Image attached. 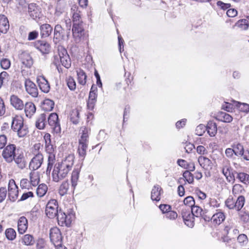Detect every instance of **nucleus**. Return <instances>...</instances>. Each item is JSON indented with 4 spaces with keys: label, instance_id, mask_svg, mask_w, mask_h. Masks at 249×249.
Returning a JSON list of instances; mask_svg holds the SVG:
<instances>
[{
    "label": "nucleus",
    "instance_id": "1",
    "mask_svg": "<svg viewBox=\"0 0 249 249\" xmlns=\"http://www.w3.org/2000/svg\"><path fill=\"white\" fill-rule=\"evenodd\" d=\"M90 129L82 126L80 128V132L81 136L79 140L78 153L80 158L83 161L87 154V150L89 144V133Z\"/></svg>",
    "mask_w": 249,
    "mask_h": 249
},
{
    "label": "nucleus",
    "instance_id": "53",
    "mask_svg": "<svg viewBox=\"0 0 249 249\" xmlns=\"http://www.w3.org/2000/svg\"><path fill=\"white\" fill-rule=\"evenodd\" d=\"M206 130V127L203 124L198 125L196 129V134L198 136H202Z\"/></svg>",
    "mask_w": 249,
    "mask_h": 249
},
{
    "label": "nucleus",
    "instance_id": "57",
    "mask_svg": "<svg viewBox=\"0 0 249 249\" xmlns=\"http://www.w3.org/2000/svg\"><path fill=\"white\" fill-rule=\"evenodd\" d=\"M7 195V190L5 187L0 188V203H1L5 199Z\"/></svg>",
    "mask_w": 249,
    "mask_h": 249
},
{
    "label": "nucleus",
    "instance_id": "30",
    "mask_svg": "<svg viewBox=\"0 0 249 249\" xmlns=\"http://www.w3.org/2000/svg\"><path fill=\"white\" fill-rule=\"evenodd\" d=\"M53 206V207H49V203H48V218H53L58 217L59 212L58 211V206L55 205Z\"/></svg>",
    "mask_w": 249,
    "mask_h": 249
},
{
    "label": "nucleus",
    "instance_id": "25",
    "mask_svg": "<svg viewBox=\"0 0 249 249\" xmlns=\"http://www.w3.org/2000/svg\"><path fill=\"white\" fill-rule=\"evenodd\" d=\"M9 28V24L7 18L3 15H0V29L2 33H6Z\"/></svg>",
    "mask_w": 249,
    "mask_h": 249
},
{
    "label": "nucleus",
    "instance_id": "19",
    "mask_svg": "<svg viewBox=\"0 0 249 249\" xmlns=\"http://www.w3.org/2000/svg\"><path fill=\"white\" fill-rule=\"evenodd\" d=\"M28 228V220L24 216L20 217L18 222V230L20 234H23Z\"/></svg>",
    "mask_w": 249,
    "mask_h": 249
},
{
    "label": "nucleus",
    "instance_id": "7",
    "mask_svg": "<svg viewBox=\"0 0 249 249\" xmlns=\"http://www.w3.org/2000/svg\"><path fill=\"white\" fill-rule=\"evenodd\" d=\"M50 238L51 243L55 246H59L62 244L61 232L56 227L51 229L50 231Z\"/></svg>",
    "mask_w": 249,
    "mask_h": 249
},
{
    "label": "nucleus",
    "instance_id": "10",
    "mask_svg": "<svg viewBox=\"0 0 249 249\" xmlns=\"http://www.w3.org/2000/svg\"><path fill=\"white\" fill-rule=\"evenodd\" d=\"M72 32L75 40L80 41L82 37H84L85 34L83 22L73 24Z\"/></svg>",
    "mask_w": 249,
    "mask_h": 249
},
{
    "label": "nucleus",
    "instance_id": "31",
    "mask_svg": "<svg viewBox=\"0 0 249 249\" xmlns=\"http://www.w3.org/2000/svg\"><path fill=\"white\" fill-rule=\"evenodd\" d=\"M30 183L34 186L38 185L39 181V175L36 170H31L29 174Z\"/></svg>",
    "mask_w": 249,
    "mask_h": 249
},
{
    "label": "nucleus",
    "instance_id": "14",
    "mask_svg": "<svg viewBox=\"0 0 249 249\" xmlns=\"http://www.w3.org/2000/svg\"><path fill=\"white\" fill-rule=\"evenodd\" d=\"M11 105L17 110H21L24 108L23 101L18 96L13 94L10 96Z\"/></svg>",
    "mask_w": 249,
    "mask_h": 249
},
{
    "label": "nucleus",
    "instance_id": "62",
    "mask_svg": "<svg viewBox=\"0 0 249 249\" xmlns=\"http://www.w3.org/2000/svg\"><path fill=\"white\" fill-rule=\"evenodd\" d=\"M9 74L6 71H2L0 73V80L3 82V83H5L8 80Z\"/></svg>",
    "mask_w": 249,
    "mask_h": 249
},
{
    "label": "nucleus",
    "instance_id": "40",
    "mask_svg": "<svg viewBox=\"0 0 249 249\" xmlns=\"http://www.w3.org/2000/svg\"><path fill=\"white\" fill-rule=\"evenodd\" d=\"M237 178L240 181L245 184L249 183V175L244 172H240L237 174Z\"/></svg>",
    "mask_w": 249,
    "mask_h": 249
},
{
    "label": "nucleus",
    "instance_id": "32",
    "mask_svg": "<svg viewBox=\"0 0 249 249\" xmlns=\"http://www.w3.org/2000/svg\"><path fill=\"white\" fill-rule=\"evenodd\" d=\"M35 46L42 54L46 53L47 42L45 40H37L35 42Z\"/></svg>",
    "mask_w": 249,
    "mask_h": 249
},
{
    "label": "nucleus",
    "instance_id": "4",
    "mask_svg": "<svg viewBox=\"0 0 249 249\" xmlns=\"http://www.w3.org/2000/svg\"><path fill=\"white\" fill-rule=\"evenodd\" d=\"M11 128L15 132H17L19 137L25 136L28 132L27 127L24 125L23 119L17 116L13 118Z\"/></svg>",
    "mask_w": 249,
    "mask_h": 249
},
{
    "label": "nucleus",
    "instance_id": "42",
    "mask_svg": "<svg viewBox=\"0 0 249 249\" xmlns=\"http://www.w3.org/2000/svg\"><path fill=\"white\" fill-rule=\"evenodd\" d=\"M231 168L228 166H225L222 169V173L229 181L232 178L231 173Z\"/></svg>",
    "mask_w": 249,
    "mask_h": 249
},
{
    "label": "nucleus",
    "instance_id": "58",
    "mask_svg": "<svg viewBox=\"0 0 249 249\" xmlns=\"http://www.w3.org/2000/svg\"><path fill=\"white\" fill-rule=\"evenodd\" d=\"M159 208L162 211V213L165 214L171 210V207L167 204H160L159 206Z\"/></svg>",
    "mask_w": 249,
    "mask_h": 249
},
{
    "label": "nucleus",
    "instance_id": "8",
    "mask_svg": "<svg viewBox=\"0 0 249 249\" xmlns=\"http://www.w3.org/2000/svg\"><path fill=\"white\" fill-rule=\"evenodd\" d=\"M48 123L49 124L52 131L55 133L60 132L61 128L58 122V116L56 113H51L48 118Z\"/></svg>",
    "mask_w": 249,
    "mask_h": 249
},
{
    "label": "nucleus",
    "instance_id": "64",
    "mask_svg": "<svg viewBox=\"0 0 249 249\" xmlns=\"http://www.w3.org/2000/svg\"><path fill=\"white\" fill-rule=\"evenodd\" d=\"M41 144L39 143L35 144L34 146L32 148V152L35 156L37 155L38 154H40L39 153V150L40 148Z\"/></svg>",
    "mask_w": 249,
    "mask_h": 249
},
{
    "label": "nucleus",
    "instance_id": "9",
    "mask_svg": "<svg viewBox=\"0 0 249 249\" xmlns=\"http://www.w3.org/2000/svg\"><path fill=\"white\" fill-rule=\"evenodd\" d=\"M8 198L12 202H15L18 197V190L14 179L9 180L8 187Z\"/></svg>",
    "mask_w": 249,
    "mask_h": 249
},
{
    "label": "nucleus",
    "instance_id": "43",
    "mask_svg": "<svg viewBox=\"0 0 249 249\" xmlns=\"http://www.w3.org/2000/svg\"><path fill=\"white\" fill-rule=\"evenodd\" d=\"M5 235L9 240H14L16 237V232L12 228L7 229L5 231Z\"/></svg>",
    "mask_w": 249,
    "mask_h": 249
},
{
    "label": "nucleus",
    "instance_id": "38",
    "mask_svg": "<svg viewBox=\"0 0 249 249\" xmlns=\"http://www.w3.org/2000/svg\"><path fill=\"white\" fill-rule=\"evenodd\" d=\"M69 188V184L68 181H63L61 184L59 189V193L61 196H64L67 193L68 189Z\"/></svg>",
    "mask_w": 249,
    "mask_h": 249
},
{
    "label": "nucleus",
    "instance_id": "16",
    "mask_svg": "<svg viewBox=\"0 0 249 249\" xmlns=\"http://www.w3.org/2000/svg\"><path fill=\"white\" fill-rule=\"evenodd\" d=\"M19 59L22 64L24 65L25 67L28 68H31L33 64L32 57L30 54L27 53H22L19 55Z\"/></svg>",
    "mask_w": 249,
    "mask_h": 249
},
{
    "label": "nucleus",
    "instance_id": "50",
    "mask_svg": "<svg viewBox=\"0 0 249 249\" xmlns=\"http://www.w3.org/2000/svg\"><path fill=\"white\" fill-rule=\"evenodd\" d=\"M239 109L242 112L248 113L249 112V105L246 103H237L236 105Z\"/></svg>",
    "mask_w": 249,
    "mask_h": 249
},
{
    "label": "nucleus",
    "instance_id": "22",
    "mask_svg": "<svg viewBox=\"0 0 249 249\" xmlns=\"http://www.w3.org/2000/svg\"><path fill=\"white\" fill-rule=\"evenodd\" d=\"M200 165L205 170H209L212 167V162L208 158L200 156L198 159Z\"/></svg>",
    "mask_w": 249,
    "mask_h": 249
},
{
    "label": "nucleus",
    "instance_id": "3",
    "mask_svg": "<svg viewBox=\"0 0 249 249\" xmlns=\"http://www.w3.org/2000/svg\"><path fill=\"white\" fill-rule=\"evenodd\" d=\"M71 169L61 162L56 163L52 174L53 181L57 182L64 179Z\"/></svg>",
    "mask_w": 249,
    "mask_h": 249
},
{
    "label": "nucleus",
    "instance_id": "21",
    "mask_svg": "<svg viewBox=\"0 0 249 249\" xmlns=\"http://www.w3.org/2000/svg\"><path fill=\"white\" fill-rule=\"evenodd\" d=\"M162 193V189L159 185H155L151 191V198L152 200L159 201L160 199V195Z\"/></svg>",
    "mask_w": 249,
    "mask_h": 249
},
{
    "label": "nucleus",
    "instance_id": "45",
    "mask_svg": "<svg viewBox=\"0 0 249 249\" xmlns=\"http://www.w3.org/2000/svg\"><path fill=\"white\" fill-rule=\"evenodd\" d=\"M225 205L230 209H235V202L231 196H230L225 201Z\"/></svg>",
    "mask_w": 249,
    "mask_h": 249
},
{
    "label": "nucleus",
    "instance_id": "24",
    "mask_svg": "<svg viewBox=\"0 0 249 249\" xmlns=\"http://www.w3.org/2000/svg\"><path fill=\"white\" fill-rule=\"evenodd\" d=\"M74 159L75 156L74 154L70 153L65 155L62 160L61 162L72 168L74 164Z\"/></svg>",
    "mask_w": 249,
    "mask_h": 249
},
{
    "label": "nucleus",
    "instance_id": "11",
    "mask_svg": "<svg viewBox=\"0 0 249 249\" xmlns=\"http://www.w3.org/2000/svg\"><path fill=\"white\" fill-rule=\"evenodd\" d=\"M232 147L233 148L235 155L243 157L245 160H249V150H245L241 143H234L232 145Z\"/></svg>",
    "mask_w": 249,
    "mask_h": 249
},
{
    "label": "nucleus",
    "instance_id": "37",
    "mask_svg": "<svg viewBox=\"0 0 249 249\" xmlns=\"http://www.w3.org/2000/svg\"><path fill=\"white\" fill-rule=\"evenodd\" d=\"M245 199L243 196H239L235 202V209L237 211H240L243 207L245 204Z\"/></svg>",
    "mask_w": 249,
    "mask_h": 249
},
{
    "label": "nucleus",
    "instance_id": "23",
    "mask_svg": "<svg viewBox=\"0 0 249 249\" xmlns=\"http://www.w3.org/2000/svg\"><path fill=\"white\" fill-rule=\"evenodd\" d=\"M206 130L211 137H213L217 133V125L213 121H210L208 122Z\"/></svg>",
    "mask_w": 249,
    "mask_h": 249
},
{
    "label": "nucleus",
    "instance_id": "13",
    "mask_svg": "<svg viewBox=\"0 0 249 249\" xmlns=\"http://www.w3.org/2000/svg\"><path fill=\"white\" fill-rule=\"evenodd\" d=\"M25 87L27 92L33 97H36L38 94V89L34 83L30 79L25 81Z\"/></svg>",
    "mask_w": 249,
    "mask_h": 249
},
{
    "label": "nucleus",
    "instance_id": "26",
    "mask_svg": "<svg viewBox=\"0 0 249 249\" xmlns=\"http://www.w3.org/2000/svg\"><path fill=\"white\" fill-rule=\"evenodd\" d=\"M14 160L18 168L21 169L25 168L26 163L23 154H20L17 156H16V157H14Z\"/></svg>",
    "mask_w": 249,
    "mask_h": 249
},
{
    "label": "nucleus",
    "instance_id": "55",
    "mask_svg": "<svg viewBox=\"0 0 249 249\" xmlns=\"http://www.w3.org/2000/svg\"><path fill=\"white\" fill-rule=\"evenodd\" d=\"M182 218L183 219V220H186L188 219H194L193 217V215L192 214V213L190 212V211H182Z\"/></svg>",
    "mask_w": 249,
    "mask_h": 249
},
{
    "label": "nucleus",
    "instance_id": "5",
    "mask_svg": "<svg viewBox=\"0 0 249 249\" xmlns=\"http://www.w3.org/2000/svg\"><path fill=\"white\" fill-rule=\"evenodd\" d=\"M75 218V214L72 210H69L67 212H59L58 217H57L58 224L61 226L65 225L70 226L71 222Z\"/></svg>",
    "mask_w": 249,
    "mask_h": 249
},
{
    "label": "nucleus",
    "instance_id": "36",
    "mask_svg": "<svg viewBox=\"0 0 249 249\" xmlns=\"http://www.w3.org/2000/svg\"><path fill=\"white\" fill-rule=\"evenodd\" d=\"M245 192V189L240 184H235L232 187V193L235 196L240 194H243Z\"/></svg>",
    "mask_w": 249,
    "mask_h": 249
},
{
    "label": "nucleus",
    "instance_id": "33",
    "mask_svg": "<svg viewBox=\"0 0 249 249\" xmlns=\"http://www.w3.org/2000/svg\"><path fill=\"white\" fill-rule=\"evenodd\" d=\"M235 26L242 30H247L249 27V21L246 19H240L235 23Z\"/></svg>",
    "mask_w": 249,
    "mask_h": 249
},
{
    "label": "nucleus",
    "instance_id": "41",
    "mask_svg": "<svg viewBox=\"0 0 249 249\" xmlns=\"http://www.w3.org/2000/svg\"><path fill=\"white\" fill-rule=\"evenodd\" d=\"M34 237L30 234H25L22 238V242L26 246H31L34 243Z\"/></svg>",
    "mask_w": 249,
    "mask_h": 249
},
{
    "label": "nucleus",
    "instance_id": "63",
    "mask_svg": "<svg viewBox=\"0 0 249 249\" xmlns=\"http://www.w3.org/2000/svg\"><path fill=\"white\" fill-rule=\"evenodd\" d=\"M40 35L42 38L47 36V24H44L40 26Z\"/></svg>",
    "mask_w": 249,
    "mask_h": 249
},
{
    "label": "nucleus",
    "instance_id": "44",
    "mask_svg": "<svg viewBox=\"0 0 249 249\" xmlns=\"http://www.w3.org/2000/svg\"><path fill=\"white\" fill-rule=\"evenodd\" d=\"M79 113L77 110H73L71 112L70 116V120L74 124H77L78 123L79 118Z\"/></svg>",
    "mask_w": 249,
    "mask_h": 249
},
{
    "label": "nucleus",
    "instance_id": "52",
    "mask_svg": "<svg viewBox=\"0 0 249 249\" xmlns=\"http://www.w3.org/2000/svg\"><path fill=\"white\" fill-rule=\"evenodd\" d=\"M195 200L193 197L189 196L186 197L184 200V204L188 205L190 207H192L195 205Z\"/></svg>",
    "mask_w": 249,
    "mask_h": 249
},
{
    "label": "nucleus",
    "instance_id": "18",
    "mask_svg": "<svg viewBox=\"0 0 249 249\" xmlns=\"http://www.w3.org/2000/svg\"><path fill=\"white\" fill-rule=\"evenodd\" d=\"M225 219L224 213L220 210H216V212L213 214L211 220L213 224L219 225Z\"/></svg>",
    "mask_w": 249,
    "mask_h": 249
},
{
    "label": "nucleus",
    "instance_id": "27",
    "mask_svg": "<svg viewBox=\"0 0 249 249\" xmlns=\"http://www.w3.org/2000/svg\"><path fill=\"white\" fill-rule=\"evenodd\" d=\"M37 82L40 89L44 93H47V79L43 75H39L37 77Z\"/></svg>",
    "mask_w": 249,
    "mask_h": 249
},
{
    "label": "nucleus",
    "instance_id": "28",
    "mask_svg": "<svg viewBox=\"0 0 249 249\" xmlns=\"http://www.w3.org/2000/svg\"><path fill=\"white\" fill-rule=\"evenodd\" d=\"M81 166L82 165L80 166L79 168H74L72 172L71 177V185L73 187V188H74L77 185V183L79 178V173L80 172V169Z\"/></svg>",
    "mask_w": 249,
    "mask_h": 249
},
{
    "label": "nucleus",
    "instance_id": "49",
    "mask_svg": "<svg viewBox=\"0 0 249 249\" xmlns=\"http://www.w3.org/2000/svg\"><path fill=\"white\" fill-rule=\"evenodd\" d=\"M183 177L186 181L190 184L193 183L194 182L193 175L189 171H185L183 174Z\"/></svg>",
    "mask_w": 249,
    "mask_h": 249
},
{
    "label": "nucleus",
    "instance_id": "20",
    "mask_svg": "<svg viewBox=\"0 0 249 249\" xmlns=\"http://www.w3.org/2000/svg\"><path fill=\"white\" fill-rule=\"evenodd\" d=\"M24 108L26 116L29 118L32 117L36 111L35 105L31 102H26L24 104Z\"/></svg>",
    "mask_w": 249,
    "mask_h": 249
},
{
    "label": "nucleus",
    "instance_id": "35",
    "mask_svg": "<svg viewBox=\"0 0 249 249\" xmlns=\"http://www.w3.org/2000/svg\"><path fill=\"white\" fill-rule=\"evenodd\" d=\"M191 213L193 216L196 217L201 216L204 214V212L201 208L197 206L194 205L191 208Z\"/></svg>",
    "mask_w": 249,
    "mask_h": 249
},
{
    "label": "nucleus",
    "instance_id": "6",
    "mask_svg": "<svg viewBox=\"0 0 249 249\" xmlns=\"http://www.w3.org/2000/svg\"><path fill=\"white\" fill-rule=\"evenodd\" d=\"M16 146L15 144H9L6 146L2 153V156L5 160L9 163L11 162L16 157Z\"/></svg>",
    "mask_w": 249,
    "mask_h": 249
},
{
    "label": "nucleus",
    "instance_id": "48",
    "mask_svg": "<svg viewBox=\"0 0 249 249\" xmlns=\"http://www.w3.org/2000/svg\"><path fill=\"white\" fill-rule=\"evenodd\" d=\"M97 89L96 87L93 85L89 93V99L96 100L97 96Z\"/></svg>",
    "mask_w": 249,
    "mask_h": 249
},
{
    "label": "nucleus",
    "instance_id": "54",
    "mask_svg": "<svg viewBox=\"0 0 249 249\" xmlns=\"http://www.w3.org/2000/svg\"><path fill=\"white\" fill-rule=\"evenodd\" d=\"M217 6L220 9L223 10H227L231 7V4L224 3L221 0H218L216 2Z\"/></svg>",
    "mask_w": 249,
    "mask_h": 249
},
{
    "label": "nucleus",
    "instance_id": "51",
    "mask_svg": "<svg viewBox=\"0 0 249 249\" xmlns=\"http://www.w3.org/2000/svg\"><path fill=\"white\" fill-rule=\"evenodd\" d=\"M165 217L170 220H174L178 217L176 212L171 210L165 214Z\"/></svg>",
    "mask_w": 249,
    "mask_h": 249
},
{
    "label": "nucleus",
    "instance_id": "59",
    "mask_svg": "<svg viewBox=\"0 0 249 249\" xmlns=\"http://www.w3.org/2000/svg\"><path fill=\"white\" fill-rule=\"evenodd\" d=\"M46 245V241L44 239H39L36 243L37 249H44Z\"/></svg>",
    "mask_w": 249,
    "mask_h": 249
},
{
    "label": "nucleus",
    "instance_id": "15",
    "mask_svg": "<svg viewBox=\"0 0 249 249\" xmlns=\"http://www.w3.org/2000/svg\"><path fill=\"white\" fill-rule=\"evenodd\" d=\"M48 170L49 168H51L55 162V153L54 152V148L52 144H48Z\"/></svg>",
    "mask_w": 249,
    "mask_h": 249
},
{
    "label": "nucleus",
    "instance_id": "39",
    "mask_svg": "<svg viewBox=\"0 0 249 249\" xmlns=\"http://www.w3.org/2000/svg\"><path fill=\"white\" fill-rule=\"evenodd\" d=\"M47 193V186L44 184H40L36 189V194L38 196L43 197Z\"/></svg>",
    "mask_w": 249,
    "mask_h": 249
},
{
    "label": "nucleus",
    "instance_id": "2",
    "mask_svg": "<svg viewBox=\"0 0 249 249\" xmlns=\"http://www.w3.org/2000/svg\"><path fill=\"white\" fill-rule=\"evenodd\" d=\"M58 56H54V60L53 63L56 66L58 71L60 72V70L58 67L59 61L62 66L68 69L71 66V60L68 54L67 50L62 46H58Z\"/></svg>",
    "mask_w": 249,
    "mask_h": 249
},
{
    "label": "nucleus",
    "instance_id": "34",
    "mask_svg": "<svg viewBox=\"0 0 249 249\" xmlns=\"http://www.w3.org/2000/svg\"><path fill=\"white\" fill-rule=\"evenodd\" d=\"M78 83L81 85H85L86 83L87 76L85 72L82 70L77 71Z\"/></svg>",
    "mask_w": 249,
    "mask_h": 249
},
{
    "label": "nucleus",
    "instance_id": "46",
    "mask_svg": "<svg viewBox=\"0 0 249 249\" xmlns=\"http://www.w3.org/2000/svg\"><path fill=\"white\" fill-rule=\"evenodd\" d=\"M219 117L221 118L220 120L223 122L230 123L232 120V117L225 112H221Z\"/></svg>",
    "mask_w": 249,
    "mask_h": 249
},
{
    "label": "nucleus",
    "instance_id": "61",
    "mask_svg": "<svg viewBox=\"0 0 249 249\" xmlns=\"http://www.w3.org/2000/svg\"><path fill=\"white\" fill-rule=\"evenodd\" d=\"M7 137L4 135H0V149L4 148L7 143Z\"/></svg>",
    "mask_w": 249,
    "mask_h": 249
},
{
    "label": "nucleus",
    "instance_id": "56",
    "mask_svg": "<svg viewBox=\"0 0 249 249\" xmlns=\"http://www.w3.org/2000/svg\"><path fill=\"white\" fill-rule=\"evenodd\" d=\"M10 61L9 59L4 58L0 61V65L2 69L6 70L8 69L10 66Z\"/></svg>",
    "mask_w": 249,
    "mask_h": 249
},
{
    "label": "nucleus",
    "instance_id": "47",
    "mask_svg": "<svg viewBox=\"0 0 249 249\" xmlns=\"http://www.w3.org/2000/svg\"><path fill=\"white\" fill-rule=\"evenodd\" d=\"M67 84L68 87L71 90H74L76 88V83L74 80V79L71 77L69 76L66 79Z\"/></svg>",
    "mask_w": 249,
    "mask_h": 249
},
{
    "label": "nucleus",
    "instance_id": "29",
    "mask_svg": "<svg viewBox=\"0 0 249 249\" xmlns=\"http://www.w3.org/2000/svg\"><path fill=\"white\" fill-rule=\"evenodd\" d=\"M45 120L46 114L45 113H41L37 118L36 126L39 129H43L45 127Z\"/></svg>",
    "mask_w": 249,
    "mask_h": 249
},
{
    "label": "nucleus",
    "instance_id": "17",
    "mask_svg": "<svg viewBox=\"0 0 249 249\" xmlns=\"http://www.w3.org/2000/svg\"><path fill=\"white\" fill-rule=\"evenodd\" d=\"M71 12L72 15L73 24L83 22L81 17L80 11L78 10V8L76 5H73L71 6Z\"/></svg>",
    "mask_w": 249,
    "mask_h": 249
},
{
    "label": "nucleus",
    "instance_id": "12",
    "mask_svg": "<svg viewBox=\"0 0 249 249\" xmlns=\"http://www.w3.org/2000/svg\"><path fill=\"white\" fill-rule=\"evenodd\" d=\"M43 157L41 154L35 156L29 163V168L30 170L38 169L42 164Z\"/></svg>",
    "mask_w": 249,
    "mask_h": 249
},
{
    "label": "nucleus",
    "instance_id": "60",
    "mask_svg": "<svg viewBox=\"0 0 249 249\" xmlns=\"http://www.w3.org/2000/svg\"><path fill=\"white\" fill-rule=\"evenodd\" d=\"M209 204L211 207L213 208H217L220 206V203L215 198H211Z\"/></svg>",
    "mask_w": 249,
    "mask_h": 249
}]
</instances>
